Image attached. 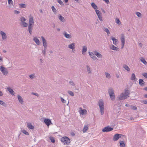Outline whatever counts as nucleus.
<instances>
[{
	"label": "nucleus",
	"instance_id": "f257e3e1",
	"mask_svg": "<svg viewBox=\"0 0 147 147\" xmlns=\"http://www.w3.org/2000/svg\"><path fill=\"white\" fill-rule=\"evenodd\" d=\"M130 92L129 90L126 89L124 93H121L118 96V98L119 100L124 99L129 97Z\"/></svg>",
	"mask_w": 147,
	"mask_h": 147
},
{
	"label": "nucleus",
	"instance_id": "f03ea898",
	"mask_svg": "<svg viewBox=\"0 0 147 147\" xmlns=\"http://www.w3.org/2000/svg\"><path fill=\"white\" fill-rule=\"evenodd\" d=\"M34 24L33 21V18L32 16L30 15L29 17L28 30L30 34H31V32L32 30V28Z\"/></svg>",
	"mask_w": 147,
	"mask_h": 147
},
{
	"label": "nucleus",
	"instance_id": "7ed1b4c3",
	"mask_svg": "<svg viewBox=\"0 0 147 147\" xmlns=\"http://www.w3.org/2000/svg\"><path fill=\"white\" fill-rule=\"evenodd\" d=\"M98 104L99 106L101 114L103 115L104 113V103L102 100L100 99L98 102Z\"/></svg>",
	"mask_w": 147,
	"mask_h": 147
},
{
	"label": "nucleus",
	"instance_id": "20e7f679",
	"mask_svg": "<svg viewBox=\"0 0 147 147\" xmlns=\"http://www.w3.org/2000/svg\"><path fill=\"white\" fill-rule=\"evenodd\" d=\"M61 141L64 144L67 145L69 144L70 142L69 138L65 136L63 137L61 139Z\"/></svg>",
	"mask_w": 147,
	"mask_h": 147
},
{
	"label": "nucleus",
	"instance_id": "39448f33",
	"mask_svg": "<svg viewBox=\"0 0 147 147\" xmlns=\"http://www.w3.org/2000/svg\"><path fill=\"white\" fill-rule=\"evenodd\" d=\"M108 93L112 100H113L115 99L114 91L112 88H110L108 90Z\"/></svg>",
	"mask_w": 147,
	"mask_h": 147
},
{
	"label": "nucleus",
	"instance_id": "423d86ee",
	"mask_svg": "<svg viewBox=\"0 0 147 147\" xmlns=\"http://www.w3.org/2000/svg\"><path fill=\"white\" fill-rule=\"evenodd\" d=\"M0 70L4 75H6L8 73L7 69L2 66H0Z\"/></svg>",
	"mask_w": 147,
	"mask_h": 147
},
{
	"label": "nucleus",
	"instance_id": "0eeeda50",
	"mask_svg": "<svg viewBox=\"0 0 147 147\" xmlns=\"http://www.w3.org/2000/svg\"><path fill=\"white\" fill-rule=\"evenodd\" d=\"M113 130V128L110 127L109 126L105 127L103 129L102 131L103 132H107Z\"/></svg>",
	"mask_w": 147,
	"mask_h": 147
},
{
	"label": "nucleus",
	"instance_id": "6e6552de",
	"mask_svg": "<svg viewBox=\"0 0 147 147\" xmlns=\"http://www.w3.org/2000/svg\"><path fill=\"white\" fill-rule=\"evenodd\" d=\"M121 49H123L124 47L125 44V40L124 38V36L123 34H121Z\"/></svg>",
	"mask_w": 147,
	"mask_h": 147
},
{
	"label": "nucleus",
	"instance_id": "1a4fd4ad",
	"mask_svg": "<svg viewBox=\"0 0 147 147\" xmlns=\"http://www.w3.org/2000/svg\"><path fill=\"white\" fill-rule=\"evenodd\" d=\"M79 112L80 114L82 115H83L87 113V111L86 109H82L81 108H79Z\"/></svg>",
	"mask_w": 147,
	"mask_h": 147
},
{
	"label": "nucleus",
	"instance_id": "9d476101",
	"mask_svg": "<svg viewBox=\"0 0 147 147\" xmlns=\"http://www.w3.org/2000/svg\"><path fill=\"white\" fill-rule=\"evenodd\" d=\"M44 122L45 124L48 126H49L51 123V120L48 119H44Z\"/></svg>",
	"mask_w": 147,
	"mask_h": 147
},
{
	"label": "nucleus",
	"instance_id": "9b49d317",
	"mask_svg": "<svg viewBox=\"0 0 147 147\" xmlns=\"http://www.w3.org/2000/svg\"><path fill=\"white\" fill-rule=\"evenodd\" d=\"M89 54L90 56L94 60H96L97 59V58L95 56V53L91 52H89Z\"/></svg>",
	"mask_w": 147,
	"mask_h": 147
},
{
	"label": "nucleus",
	"instance_id": "f8f14e48",
	"mask_svg": "<svg viewBox=\"0 0 147 147\" xmlns=\"http://www.w3.org/2000/svg\"><path fill=\"white\" fill-rule=\"evenodd\" d=\"M0 33L2 36L3 39L4 40L6 39L7 36L5 33L2 31H1Z\"/></svg>",
	"mask_w": 147,
	"mask_h": 147
},
{
	"label": "nucleus",
	"instance_id": "ddd939ff",
	"mask_svg": "<svg viewBox=\"0 0 147 147\" xmlns=\"http://www.w3.org/2000/svg\"><path fill=\"white\" fill-rule=\"evenodd\" d=\"M111 39L113 41V44L115 45H117L118 43V40L117 39H116L114 37H111Z\"/></svg>",
	"mask_w": 147,
	"mask_h": 147
},
{
	"label": "nucleus",
	"instance_id": "4468645a",
	"mask_svg": "<svg viewBox=\"0 0 147 147\" xmlns=\"http://www.w3.org/2000/svg\"><path fill=\"white\" fill-rule=\"evenodd\" d=\"M41 38L42 39L43 45L45 48H46L47 47V42L45 38L42 36Z\"/></svg>",
	"mask_w": 147,
	"mask_h": 147
},
{
	"label": "nucleus",
	"instance_id": "2eb2a0df",
	"mask_svg": "<svg viewBox=\"0 0 147 147\" xmlns=\"http://www.w3.org/2000/svg\"><path fill=\"white\" fill-rule=\"evenodd\" d=\"M94 53H95V55H96L99 58H101L102 57V55H101L98 52L96 51H94Z\"/></svg>",
	"mask_w": 147,
	"mask_h": 147
},
{
	"label": "nucleus",
	"instance_id": "dca6fc26",
	"mask_svg": "<svg viewBox=\"0 0 147 147\" xmlns=\"http://www.w3.org/2000/svg\"><path fill=\"white\" fill-rule=\"evenodd\" d=\"M27 127L29 129H34V127L32 125V123H28L27 124Z\"/></svg>",
	"mask_w": 147,
	"mask_h": 147
},
{
	"label": "nucleus",
	"instance_id": "f3484780",
	"mask_svg": "<svg viewBox=\"0 0 147 147\" xmlns=\"http://www.w3.org/2000/svg\"><path fill=\"white\" fill-rule=\"evenodd\" d=\"M33 40L37 45H39L40 43V41L37 37H34Z\"/></svg>",
	"mask_w": 147,
	"mask_h": 147
},
{
	"label": "nucleus",
	"instance_id": "a211bd4d",
	"mask_svg": "<svg viewBox=\"0 0 147 147\" xmlns=\"http://www.w3.org/2000/svg\"><path fill=\"white\" fill-rule=\"evenodd\" d=\"M119 138V134H117L114 136L113 138V140L114 141H116Z\"/></svg>",
	"mask_w": 147,
	"mask_h": 147
},
{
	"label": "nucleus",
	"instance_id": "6ab92c4d",
	"mask_svg": "<svg viewBox=\"0 0 147 147\" xmlns=\"http://www.w3.org/2000/svg\"><path fill=\"white\" fill-rule=\"evenodd\" d=\"M139 84L141 86H143L144 85L145 82L142 79H140L139 80Z\"/></svg>",
	"mask_w": 147,
	"mask_h": 147
},
{
	"label": "nucleus",
	"instance_id": "aec40b11",
	"mask_svg": "<svg viewBox=\"0 0 147 147\" xmlns=\"http://www.w3.org/2000/svg\"><path fill=\"white\" fill-rule=\"evenodd\" d=\"M88 125H85L82 131L84 132H85L88 130Z\"/></svg>",
	"mask_w": 147,
	"mask_h": 147
},
{
	"label": "nucleus",
	"instance_id": "412c9836",
	"mask_svg": "<svg viewBox=\"0 0 147 147\" xmlns=\"http://www.w3.org/2000/svg\"><path fill=\"white\" fill-rule=\"evenodd\" d=\"M111 49L113 50L118 51H119V48L115 47L113 45H112L111 47Z\"/></svg>",
	"mask_w": 147,
	"mask_h": 147
},
{
	"label": "nucleus",
	"instance_id": "4be33fe9",
	"mask_svg": "<svg viewBox=\"0 0 147 147\" xmlns=\"http://www.w3.org/2000/svg\"><path fill=\"white\" fill-rule=\"evenodd\" d=\"M63 34L66 38H71V35L70 34H67L66 32H63Z\"/></svg>",
	"mask_w": 147,
	"mask_h": 147
},
{
	"label": "nucleus",
	"instance_id": "5701e85b",
	"mask_svg": "<svg viewBox=\"0 0 147 147\" xmlns=\"http://www.w3.org/2000/svg\"><path fill=\"white\" fill-rule=\"evenodd\" d=\"M91 5L92 7L94 9L96 10L98 9V7L96 4L94 3H92L91 4Z\"/></svg>",
	"mask_w": 147,
	"mask_h": 147
},
{
	"label": "nucleus",
	"instance_id": "b1692460",
	"mask_svg": "<svg viewBox=\"0 0 147 147\" xmlns=\"http://www.w3.org/2000/svg\"><path fill=\"white\" fill-rule=\"evenodd\" d=\"M18 99L19 100V102L21 104H22L23 102V100L22 98L19 95L18 96Z\"/></svg>",
	"mask_w": 147,
	"mask_h": 147
},
{
	"label": "nucleus",
	"instance_id": "393cba45",
	"mask_svg": "<svg viewBox=\"0 0 147 147\" xmlns=\"http://www.w3.org/2000/svg\"><path fill=\"white\" fill-rule=\"evenodd\" d=\"M87 49V47H86V46H84L83 47L82 50V53L83 55L84 54V52H85L86 51Z\"/></svg>",
	"mask_w": 147,
	"mask_h": 147
},
{
	"label": "nucleus",
	"instance_id": "a878e982",
	"mask_svg": "<svg viewBox=\"0 0 147 147\" xmlns=\"http://www.w3.org/2000/svg\"><path fill=\"white\" fill-rule=\"evenodd\" d=\"M123 67L127 71H130L129 68L127 65L125 64L123 65Z\"/></svg>",
	"mask_w": 147,
	"mask_h": 147
},
{
	"label": "nucleus",
	"instance_id": "bb28decb",
	"mask_svg": "<svg viewBox=\"0 0 147 147\" xmlns=\"http://www.w3.org/2000/svg\"><path fill=\"white\" fill-rule=\"evenodd\" d=\"M7 90L12 95H13L14 94V92L12 89L10 88H8Z\"/></svg>",
	"mask_w": 147,
	"mask_h": 147
},
{
	"label": "nucleus",
	"instance_id": "cd10ccee",
	"mask_svg": "<svg viewBox=\"0 0 147 147\" xmlns=\"http://www.w3.org/2000/svg\"><path fill=\"white\" fill-rule=\"evenodd\" d=\"M125 144L123 141H120V147H125Z\"/></svg>",
	"mask_w": 147,
	"mask_h": 147
},
{
	"label": "nucleus",
	"instance_id": "c85d7f7f",
	"mask_svg": "<svg viewBox=\"0 0 147 147\" xmlns=\"http://www.w3.org/2000/svg\"><path fill=\"white\" fill-rule=\"evenodd\" d=\"M59 19L62 22H64L65 21L64 18L61 15H60L59 16Z\"/></svg>",
	"mask_w": 147,
	"mask_h": 147
},
{
	"label": "nucleus",
	"instance_id": "c756f323",
	"mask_svg": "<svg viewBox=\"0 0 147 147\" xmlns=\"http://www.w3.org/2000/svg\"><path fill=\"white\" fill-rule=\"evenodd\" d=\"M136 78V76L135 74L133 73L132 74L131 77V80H134Z\"/></svg>",
	"mask_w": 147,
	"mask_h": 147
},
{
	"label": "nucleus",
	"instance_id": "7c9ffc66",
	"mask_svg": "<svg viewBox=\"0 0 147 147\" xmlns=\"http://www.w3.org/2000/svg\"><path fill=\"white\" fill-rule=\"evenodd\" d=\"M105 74L106 75V77L107 78L109 79L111 78V76L110 74L106 72H105Z\"/></svg>",
	"mask_w": 147,
	"mask_h": 147
},
{
	"label": "nucleus",
	"instance_id": "2f4dec72",
	"mask_svg": "<svg viewBox=\"0 0 147 147\" xmlns=\"http://www.w3.org/2000/svg\"><path fill=\"white\" fill-rule=\"evenodd\" d=\"M140 60L142 62L144 65H147V62L144 59H140Z\"/></svg>",
	"mask_w": 147,
	"mask_h": 147
},
{
	"label": "nucleus",
	"instance_id": "473e14b6",
	"mask_svg": "<svg viewBox=\"0 0 147 147\" xmlns=\"http://www.w3.org/2000/svg\"><path fill=\"white\" fill-rule=\"evenodd\" d=\"M8 3L9 5H13V2L12 0H8Z\"/></svg>",
	"mask_w": 147,
	"mask_h": 147
},
{
	"label": "nucleus",
	"instance_id": "72a5a7b5",
	"mask_svg": "<svg viewBox=\"0 0 147 147\" xmlns=\"http://www.w3.org/2000/svg\"><path fill=\"white\" fill-rule=\"evenodd\" d=\"M87 70L89 74H90L91 73V71L90 70V67L88 65L87 66Z\"/></svg>",
	"mask_w": 147,
	"mask_h": 147
},
{
	"label": "nucleus",
	"instance_id": "f704fd0d",
	"mask_svg": "<svg viewBox=\"0 0 147 147\" xmlns=\"http://www.w3.org/2000/svg\"><path fill=\"white\" fill-rule=\"evenodd\" d=\"M26 20V19L24 17H21L20 18V21L22 23L24 22Z\"/></svg>",
	"mask_w": 147,
	"mask_h": 147
},
{
	"label": "nucleus",
	"instance_id": "c9c22d12",
	"mask_svg": "<svg viewBox=\"0 0 147 147\" xmlns=\"http://www.w3.org/2000/svg\"><path fill=\"white\" fill-rule=\"evenodd\" d=\"M0 104L4 106H6V105L5 103L3 101L0 100Z\"/></svg>",
	"mask_w": 147,
	"mask_h": 147
},
{
	"label": "nucleus",
	"instance_id": "e433bc0d",
	"mask_svg": "<svg viewBox=\"0 0 147 147\" xmlns=\"http://www.w3.org/2000/svg\"><path fill=\"white\" fill-rule=\"evenodd\" d=\"M22 132L24 133V134H25L26 135H28L29 133L28 132H27L26 130H25L24 129H23L22 130Z\"/></svg>",
	"mask_w": 147,
	"mask_h": 147
},
{
	"label": "nucleus",
	"instance_id": "4c0bfd02",
	"mask_svg": "<svg viewBox=\"0 0 147 147\" xmlns=\"http://www.w3.org/2000/svg\"><path fill=\"white\" fill-rule=\"evenodd\" d=\"M116 22L118 24V25H120L121 24V22L118 19L116 18Z\"/></svg>",
	"mask_w": 147,
	"mask_h": 147
},
{
	"label": "nucleus",
	"instance_id": "58836bf2",
	"mask_svg": "<svg viewBox=\"0 0 147 147\" xmlns=\"http://www.w3.org/2000/svg\"><path fill=\"white\" fill-rule=\"evenodd\" d=\"M21 24L24 27H26L28 26V24L25 22L22 23Z\"/></svg>",
	"mask_w": 147,
	"mask_h": 147
},
{
	"label": "nucleus",
	"instance_id": "ea45409f",
	"mask_svg": "<svg viewBox=\"0 0 147 147\" xmlns=\"http://www.w3.org/2000/svg\"><path fill=\"white\" fill-rule=\"evenodd\" d=\"M104 31L107 33V34L108 35H109V34L110 32H109V29L108 28H105V30H104Z\"/></svg>",
	"mask_w": 147,
	"mask_h": 147
},
{
	"label": "nucleus",
	"instance_id": "a19ab883",
	"mask_svg": "<svg viewBox=\"0 0 147 147\" xmlns=\"http://www.w3.org/2000/svg\"><path fill=\"white\" fill-rule=\"evenodd\" d=\"M57 1L61 5H64L63 2L61 0H57Z\"/></svg>",
	"mask_w": 147,
	"mask_h": 147
},
{
	"label": "nucleus",
	"instance_id": "79ce46f5",
	"mask_svg": "<svg viewBox=\"0 0 147 147\" xmlns=\"http://www.w3.org/2000/svg\"><path fill=\"white\" fill-rule=\"evenodd\" d=\"M95 11L97 15L98 16L101 14V13L100 12V11L96 9L95 10Z\"/></svg>",
	"mask_w": 147,
	"mask_h": 147
},
{
	"label": "nucleus",
	"instance_id": "37998d69",
	"mask_svg": "<svg viewBox=\"0 0 147 147\" xmlns=\"http://www.w3.org/2000/svg\"><path fill=\"white\" fill-rule=\"evenodd\" d=\"M69 47L70 49H73L74 48V43H72L71 45H69Z\"/></svg>",
	"mask_w": 147,
	"mask_h": 147
},
{
	"label": "nucleus",
	"instance_id": "c03bdc74",
	"mask_svg": "<svg viewBox=\"0 0 147 147\" xmlns=\"http://www.w3.org/2000/svg\"><path fill=\"white\" fill-rule=\"evenodd\" d=\"M98 16V17L99 19V20L101 21H102V16H101V15H99Z\"/></svg>",
	"mask_w": 147,
	"mask_h": 147
},
{
	"label": "nucleus",
	"instance_id": "a18cd8bd",
	"mask_svg": "<svg viewBox=\"0 0 147 147\" xmlns=\"http://www.w3.org/2000/svg\"><path fill=\"white\" fill-rule=\"evenodd\" d=\"M136 15L138 17H140L141 16V13L139 12H136Z\"/></svg>",
	"mask_w": 147,
	"mask_h": 147
},
{
	"label": "nucleus",
	"instance_id": "49530a36",
	"mask_svg": "<svg viewBox=\"0 0 147 147\" xmlns=\"http://www.w3.org/2000/svg\"><path fill=\"white\" fill-rule=\"evenodd\" d=\"M51 9L53 10V11L54 12H56V9L53 6H52L51 7Z\"/></svg>",
	"mask_w": 147,
	"mask_h": 147
},
{
	"label": "nucleus",
	"instance_id": "de8ad7c7",
	"mask_svg": "<svg viewBox=\"0 0 147 147\" xmlns=\"http://www.w3.org/2000/svg\"><path fill=\"white\" fill-rule=\"evenodd\" d=\"M50 140H51L52 142L53 143H54L55 142V140L54 138L53 137H51L50 138Z\"/></svg>",
	"mask_w": 147,
	"mask_h": 147
},
{
	"label": "nucleus",
	"instance_id": "09e8293b",
	"mask_svg": "<svg viewBox=\"0 0 147 147\" xmlns=\"http://www.w3.org/2000/svg\"><path fill=\"white\" fill-rule=\"evenodd\" d=\"M61 101L62 102H63V103H66V101L62 97H61Z\"/></svg>",
	"mask_w": 147,
	"mask_h": 147
},
{
	"label": "nucleus",
	"instance_id": "8fccbe9b",
	"mask_svg": "<svg viewBox=\"0 0 147 147\" xmlns=\"http://www.w3.org/2000/svg\"><path fill=\"white\" fill-rule=\"evenodd\" d=\"M142 75L146 78H147V73H144L142 74Z\"/></svg>",
	"mask_w": 147,
	"mask_h": 147
},
{
	"label": "nucleus",
	"instance_id": "3c124183",
	"mask_svg": "<svg viewBox=\"0 0 147 147\" xmlns=\"http://www.w3.org/2000/svg\"><path fill=\"white\" fill-rule=\"evenodd\" d=\"M131 108L133 109L134 110H136L137 109V108L136 107L134 106H131Z\"/></svg>",
	"mask_w": 147,
	"mask_h": 147
},
{
	"label": "nucleus",
	"instance_id": "603ef678",
	"mask_svg": "<svg viewBox=\"0 0 147 147\" xmlns=\"http://www.w3.org/2000/svg\"><path fill=\"white\" fill-rule=\"evenodd\" d=\"M20 6L22 7L25 8L26 7V5L25 4H22L20 5Z\"/></svg>",
	"mask_w": 147,
	"mask_h": 147
},
{
	"label": "nucleus",
	"instance_id": "864d4df0",
	"mask_svg": "<svg viewBox=\"0 0 147 147\" xmlns=\"http://www.w3.org/2000/svg\"><path fill=\"white\" fill-rule=\"evenodd\" d=\"M68 93L71 96H73L74 95V94L73 92L71 91H69L68 92Z\"/></svg>",
	"mask_w": 147,
	"mask_h": 147
},
{
	"label": "nucleus",
	"instance_id": "5fc2aeb1",
	"mask_svg": "<svg viewBox=\"0 0 147 147\" xmlns=\"http://www.w3.org/2000/svg\"><path fill=\"white\" fill-rule=\"evenodd\" d=\"M34 74H31L30 75L29 77L31 79H33L34 78Z\"/></svg>",
	"mask_w": 147,
	"mask_h": 147
},
{
	"label": "nucleus",
	"instance_id": "6e6d98bb",
	"mask_svg": "<svg viewBox=\"0 0 147 147\" xmlns=\"http://www.w3.org/2000/svg\"><path fill=\"white\" fill-rule=\"evenodd\" d=\"M124 136L123 135L121 134H119V138Z\"/></svg>",
	"mask_w": 147,
	"mask_h": 147
},
{
	"label": "nucleus",
	"instance_id": "4d7b16f0",
	"mask_svg": "<svg viewBox=\"0 0 147 147\" xmlns=\"http://www.w3.org/2000/svg\"><path fill=\"white\" fill-rule=\"evenodd\" d=\"M143 103L144 104H147V100H143Z\"/></svg>",
	"mask_w": 147,
	"mask_h": 147
},
{
	"label": "nucleus",
	"instance_id": "13d9d810",
	"mask_svg": "<svg viewBox=\"0 0 147 147\" xmlns=\"http://www.w3.org/2000/svg\"><path fill=\"white\" fill-rule=\"evenodd\" d=\"M104 1H105L106 3L107 4H109V0H103Z\"/></svg>",
	"mask_w": 147,
	"mask_h": 147
},
{
	"label": "nucleus",
	"instance_id": "bf43d9fd",
	"mask_svg": "<svg viewBox=\"0 0 147 147\" xmlns=\"http://www.w3.org/2000/svg\"><path fill=\"white\" fill-rule=\"evenodd\" d=\"M14 12L15 13L18 14L20 13L19 11L17 10H15L14 11Z\"/></svg>",
	"mask_w": 147,
	"mask_h": 147
},
{
	"label": "nucleus",
	"instance_id": "052dcab7",
	"mask_svg": "<svg viewBox=\"0 0 147 147\" xmlns=\"http://www.w3.org/2000/svg\"><path fill=\"white\" fill-rule=\"evenodd\" d=\"M74 90H75L74 91L75 92L77 93L78 92V88L74 89Z\"/></svg>",
	"mask_w": 147,
	"mask_h": 147
},
{
	"label": "nucleus",
	"instance_id": "680f3d73",
	"mask_svg": "<svg viewBox=\"0 0 147 147\" xmlns=\"http://www.w3.org/2000/svg\"><path fill=\"white\" fill-rule=\"evenodd\" d=\"M76 1V2L78 3H80V1L79 0H74Z\"/></svg>",
	"mask_w": 147,
	"mask_h": 147
},
{
	"label": "nucleus",
	"instance_id": "e2e57ef3",
	"mask_svg": "<svg viewBox=\"0 0 147 147\" xmlns=\"http://www.w3.org/2000/svg\"><path fill=\"white\" fill-rule=\"evenodd\" d=\"M139 46L141 47H142V45H143L142 43H139Z\"/></svg>",
	"mask_w": 147,
	"mask_h": 147
},
{
	"label": "nucleus",
	"instance_id": "0e129e2a",
	"mask_svg": "<svg viewBox=\"0 0 147 147\" xmlns=\"http://www.w3.org/2000/svg\"><path fill=\"white\" fill-rule=\"evenodd\" d=\"M3 94L2 92L0 91V96H2Z\"/></svg>",
	"mask_w": 147,
	"mask_h": 147
},
{
	"label": "nucleus",
	"instance_id": "69168bd1",
	"mask_svg": "<svg viewBox=\"0 0 147 147\" xmlns=\"http://www.w3.org/2000/svg\"><path fill=\"white\" fill-rule=\"evenodd\" d=\"M129 106V105L128 104H125V106L126 107H128Z\"/></svg>",
	"mask_w": 147,
	"mask_h": 147
},
{
	"label": "nucleus",
	"instance_id": "338daca9",
	"mask_svg": "<svg viewBox=\"0 0 147 147\" xmlns=\"http://www.w3.org/2000/svg\"><path fill=\"white\" fill-rule=\"evenodd\" d=\"M68 0H64V1L65 3H67L68 2Z\"/></svg>",
	"mask_w": 147,
	"mask_h": 147
},
{
	"label": "nucleus",
	"instance_id": "774afa93",
	"mask_svg": "<svg viewBox=\"0 0 147 147\" xmlns=\"http://www.w3.org/2000/svg\"><path fill=\"white\" fill-rule=\"evenodd\" d=\"M116 77L117 78H119V75H118V74H116Z\"/></svg>",
	"mask_w": 147,
	"mask_h": 147
}]
</instances>
